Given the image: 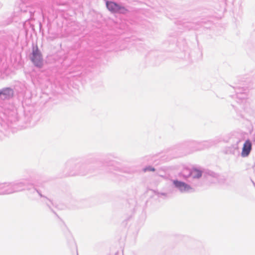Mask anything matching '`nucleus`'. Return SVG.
<instances>
[{
	"mask_svg": "<svg viewBox=\"0 0 255 255\" xmlns=\"http://www.w3.org/2000/svg\"><path fill=\"white\" fill-rule=\"evenodd\" d=\"M107 8L113 13H125L127 11V9L124 6H121L113 1H107L106 2Z\"/></svg>",
	"mask_w": 255,
	"mask_h": 255,
	"instance_id": "nucleus-1",
	"label": "nucleus"
},
{
	"mask_svg": "<svg viewBox=\"0 0 255 255\" xmlns=\"http://www.w3.org/2000/svg\"><path fill=\"white\" fill-rule=\"evenodd\" d=\"M143 171L146 172L147 171H154L155 169L152 167H148L144 169Z\"/></svg>",
	"mask_w": 255,
	"mask_h": 255,
	"instance_id": "nucleus-7",
	"label": "nucleus"
},
{
	"mask_svg": "<svg viewBox=\"0 0 255 255\" xmlns=\"http://www.w3.org/2000/svg\"><path fill=\"white\" fill-rule=\"evenodd\" d=\"M31 61L37 67H41L43 65L42 57L41 52L37 47L33 50Z\"/></svg>",
	"mask_w": 255,
	"mask_h": 255,
	"instance_id": "nucleus-2",
	"label": "nucleus"
},
{
	"mask_svg": "<svg viewBox=\"0 0 255 255\" xmlns=\"http://www.w3.org/2000/svg\"><path fill=\"white\" fill-rule=\"evenodd\" d=\"M176 187L181 191H187L191 189V187L184 182L176 181Z\"/></svg>",
	"mask_w": 255,
	"mask_h": 255,
	"instance_id": "nucleus-5",
	"label": "nucleus"
},
{
	"mask_svg": "<svg viewBox=\"0 0 255 255\" xmlns=\"http://www.w3.org/2000/svg\"><path fill=\"white\" fill-rule=\"evenodd\" d=\"M190 175L194 178H199L202 176V172L199 169L194 168L191 171Z\"/></svg>",
	"mask_w": 255,
	"mask_h": 255,
	"instance_id": "nucleus-6",
	"label": "nucleus"
},
{
	"mask_svg": "<svg viewBox=\"0 0 255 255\" xmlns=\"http://www.w3.org/2000/svg\"><path fill=\"white\" fill-rule=\"evenodd\" d=\"M13 96V91L9 88H4L0 91V97L2 99L9 98Z\"/></svg>",
	"mask_w": 255,
	"mask_h": 255,
	"instance_id": "nucleus-4",
	"label": "nucleus"
},
{
	"mask_svg": "<svg viewBox=\"0 0 255 255\" xmlns=\"http://www.w3.org/2000/svg\"><path fill=\"white\" fill-rule=\"evenodd\" d=\"M252 143L250 140H247L244 143L242 151V156H247L252 149Z\"/></svg>",
	"mask_w": 255,
	"mask_h": 255,
	"instance_id": "nucleus-3",
	"label": "nucleus"
}]
</instances>
